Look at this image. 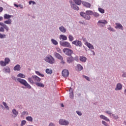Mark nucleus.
<instances>
[{"label": "nucleus", "mask_w": 126, "mask_h": 126, "mask_svg": "<svg viewBox=\"0 0 126 126\" xmlns=\"http://www.w3.org/2000/svg\"><path fill=\"white\" fill-rule=\"evenodd\" d=\"M60 44L61 46H62V47H66L67 48H71V45H70V43L69 42L67 41H63V40H61L60 41Z\"/></svg>", "instance_id": "4"}, {"label": "nucleus", "mask_w": 126, "mask_h": 126, "mask_svg": "<svg viewBox=\"0 0 126 126\" xmlns=\"http://www.w3.org/2000/svg\"><path fill=\"white\" fill-rule=\"evenodd\" d=\"M5 34H2L1 33H0V39H3L4 38H5Z\"/></svg>", "instance_id": "49"}, {"label": "nucleus", "mask_w": 126, "mask_h": 126, "mask_svg": "<svg viewBox=\"0 0 126 126\" xmlns=\"http://www.w3.org/2000/svg\"><path fill=\"white\" fill-rule=\"evenodd\" d=\"M2 104L4 105V106L5 107V109L8 111L9 110V107H8V106H7V105L6 104L5 102L3 101Z\"/></svg>", "instance_id": "35"}, {"label": "nucleus", "mask_w": 126, "mask_h": 126, "mask_svg": "<svg viewBox=\"0 0 126 126\" xmlns=\"http://www.w3.org/2000/svg\"><path fill=\"white\" fill-rule=\"evenodd\" d=\"M2 10H3V8L0 7V12H2Z\"/></svg>", "instance_id": "62"}, {"label": "nucleus", "mask_w": 126, "mask_h": 126, "mask_svg": "<svg viewBox=\"0 0 126 126\" xmlns=\"http://www.w3.org/2000/svg\"><path fill=\"white\" fill-rule=\"evenodd\" d=\"M73 45H75L77 47H79L80 48L82 47V42L80 40H75L72 42Z\"/></svg>", "instance_id": "8"}, {"label": "nucleus", "mask_w": 126, "mask_h": 126, "mask_svg": "<svg viewBox=\"0 0 126 126\" xmlns=\"http://www.w3.org/2000/svg\"><path fill=\"white\" fill-rule=\"evenodd\" d=\"M93 15H94V17H96L98 18L99 17V16H100V14H99V13L94 12L93 13Z\"/></svg>", "instance_id": "38"}, {"label": "nucleus", "mask_w": 126, "mask_h": 126, "mask_svg": "<svg viewBox=\"0 0 126 126\" xmlns=\"http://www.w3.org/2000/svg\"><path fill=\"white\" fill-rule=\"evenodd\" d=\"M98 11H99V12L102 14L105 13V10L102 8H98Z\"/></svg>", "instance_id": "40"}, {"label": "nucleus", "mask_w": 126, "mask_h": 126, "mask_svg": "<svg viewBox=\"0 0 126 126\" xmlns=\"http://www.w3.org/2000/svg\"><path fill=\"white\" fill-rule=\"evenodd\" d=\"M54 56L58 59L59 60H61V61H63V56H61L60 54L55 52L54 53Z\"/></svg>", "instance_id": "14"}, {"label": "nucleus", "mask_w": 126, "mask_h": 126, "mask_svg": "<svg viewBox=\"0 0 126 126\" xmlns=\"http://www.w3.org/2000/svg\"><path fill=\"white\" fill-rule=\"evenodd\" d=\"M0 64L1 66H6L7 64L5 63V62L1 61H0Z\"/></svg>", "instance_id": "39"}, {"label": "nucleus", "mask_w": 126, "mask_h": 126, "mask_svg": "<svg viewBox=\"0 0 126 126\" xmlns=\"http://www.w3.org/2000/svg\"><path fill=\"white\" fill-rule=\"evenodd\" d=\"M78 56H76L74 58V61H76V62H78Z\"/></svg>", "instance_id": "53"}, {"label": "nucleus", "mask_w": 126, "mask_h": 126, "mask_svg": "<svg viewBox=\"0 0 126 126\" xmlns=\"http://www.w3.org/2000/svg\"><path fill=\"white\" fill-rule=\"evenodd\" d=\"M45 62H47V63H51V64H53V63H54L55 59L52 56H51V57H45Z\"/></svg>", "instance_id": "6"}, {"label": "nucleus", "mask_w": 126, "mask_h": 126, "mask_svg": "<svg viewBox=\"0 0 126 126\" xmlns=\"http://www.w3.org/2000/svg\"><path fill=\"white\" fill-rule=\"evenodd\" d=\"M87 60V58L84 56H81L80 57V61L81 62H82V63H85L86 62V61Z\"/></svg>", "instance_id": "24"}, {"label": "nucleus", "mask_w": 126, "mask_h": 126, "mask_svg": "<svg viewBox=\"0 0 126 126\" xmlns=\"http://www.w3.org/2000/svg\"><path fill=\"white\" fill-rule=\"evenodd\" d=\"M86 15H93V11L92 10H87L86 11Z\"/></svg>", "instance_id": "28"}, {"label": "nucleus", "mask_w": 126, "mask_h": 126, "mask_svg": "<svg viewBox=\"0 0 126 126\" xmlns=\"http://www.w3.org/2000/svg\"><path fill=\"white\" fill-rule=\"evenodd\" d=\"M32 76L31 78H28V81L30 82V83H31L32 84H34V81H33V80H32Z\"/></svg>", "instance_id": "41"}, {"label": "nucleus", "mask_w": 126, "mask_h": 126, "mask_svg": "<svg viewBox=\"0 0 126 126\" xmlns=\"http://www.w3.org/2000/svg\"><path fill=\"white\" fill-rule=\"evenodd\" d=\"M14 6H15L16 7H19V6H18V5H17V4L14 3Z\"/></svg>", "instance_id": "64"}, {"label": "nucleus", "mask_w": 126, "mask_h": 126, "mask_svg": "<svg viewBox=\"0 0 126 126\" xmlns=\"http://www.w3.org/2000/svg\"><path fill=\"white\" fill-rule=\"evenodd\" d=\"M63 52L66 56H68L69 57L74 54L73 51L69 48H64L63 49Z\"/></svg>", "instance_id": "2"}, {"label": "nucleus", "mask_w": 126, "mask_h": 126, "mask_svg": "<svg viewBox=\"0 0 126 126\" xmlns=\"http://www.w3.org/2000/svg\"><path fill=\"white\" fill-rule=\"evenodd\" d=\"M2 27H3V29H5L6 31H8V30H9L8 27H7V26L4 24Z\"/></svg>", "instance_id": "44"}, {"label": "nucleus", "mask_w": 126, "mask_h": 126, "mask_svg": "<svg viewBox=\"0 0 126 126\" xmlns=\"http://www.w3.org/2000/svg\"><path fill=\"white\" fill-rule=\"evenodd\" d=\"M11 22H12L11 19H9L8 20L4 21V23H5V24H11Z\"/></svg>", "instance_id": "34"}, {"label": "nucleus", "mask_w": 126, "mask_h": 126, "mask_svg": "<svg viewBox=\"0 0 126 126\" xmlns=\"http://www.w3.org/2000/svg\"><path fill=\"white\" fill-rule=\"evenodd\" d=\"M59 39L60 40H62V41H66V40H67V37L63 34H61L60 35Z\"/></svg>", "instance_id": "16"}, {"label": "nucleus", "mask_w": 126, "mask_h": 126, "mask_svg": "<svg viewBox=\"0 0 126 126\" xmlns=\"http://www.w3.org/2000/svg\"><path fill=\"white\" fill-rule=\"evenodd\" d=\"M86 44L89 49H91V50H94V46H93L92 44H91L90 43H89L88 42H87Z\"/></svg>", "instance_id": "21"}, {"label": "nucleus", "mask_w": 126, "mask_h": 126, "mask_svg": "<svg viewBox=\"0 0 126 126\" xmlns=\"http://www.w3.org/2000/svg\"><path fill=\"white\" fill-rule=\"evenodd\" d=\"M4 62L6 64H8V63H9L10 62V59H9V58H6L4 59Z\"/></svg>", "instance_id": "33"}, {"label": "nucleus", "mask_w": 126, "mask_h": 126, "mask_svg": "<svg viewBox=\"0 0 126 126\" xmlns=\"http://www.w3.org/2000/svg\"><path fill=\"white\" fill-rule=\"evenodd\" d=\"M99 117L100 118V119H102V120H105L107 118V117L103 115H100Z\"/></svg>", "instance_id": "50"}, {"label": "nucleus", "mask_w": 126, "mask_h": 126, "mask_svg": "<svg viewBox=\"0 0 126 126\" xmlns=\"http://www.w3.org/2000/svg\"><path fill=\"white\" fill-rule=\"evenodd\" d=\"M76 113H77V115H78V116H82V113H81V112H80L79 111H77Z\"/></svg>", "instance_id": "52"}, {"label": "nucleus", "mask_w": 126, "mask_h": 126, "mask_svg": "<svg viewBox=\"0 0 126 126\" xmlns=\"http://www.w3.org/2000/svg\"><path fill=\"white\" fill-rule=\"evenodd\" d=\"M17 80L21 84H22V85H24V86H25V87H26V88H28V89H31V88H32V87H31V86L30 85H29V84L28 83V82H27V81H26V80L21 79V78H18L17 79Z\"/></svg>", "instance_id": "1"}, {"label": "nucleus", "mask_w": 126, "mask_h": 126, "mask_svg": "<svg viewBox=\"0 0 126 126\" xmlns=\"http://www.w3.org/2000/svg\"><path fill=\"white\" fill-rule=\"evenodd\" d=\"M12 113L14 115V118L17 117V115H18V112L16 111V109H13L12 110Z\"/></svg>", "instance_id": "26"}, {"label": "nucleus", "mask_w": 126, "mask_h": 126, "mask_svg": "<svg viewBox=\"0 0 126 126\" xmlns=\"http://www.w3.org/2000/svg\"><path fill=\"white\" fill-rule=\"evenodd\" d=\"M123 89V85L121 83H118L115 88L116 91H119V90H122Z\"/></svg>", "instance_id": "13"}, {"label": "nucleus", "mask_w": 126, "mask_h": 126, "mask_svg": "<svg viewBox=\"0 0 126 126\" xmlns=\"http://www.w3.org/2000/svg\"><path fill=\"white\" fill-rule=\"evenodd\" d=\"M69 75V72L68 70L64 69L62 71V76L63 77H67Z\"/></svg>", "instance_id": "9"}, {"label": "nucleus", "mask_w": 126, "mask_h": 126, "mask_svg": "<svg viewBox=\"0 0 126 126\" xmlns=\"http://www.w3.org/2000/svg\"><path fill=\"white\" fill-rule=\"evenodd\" d=\"M82 3L84 6H85L86 7H87L88 8H90L91 7V4H90L88 2L82 1Z\"/></svg>", "instance_id": "11"}, {"label": "nucleus", "mask_w": 126, "mask_h": 126, "mask_svg": "<svg viewBox=\"0 0 126 126\" xmlns=\"http://www.w3.org/2000/svg\"><path fill=\"white\" fill-rule=\"evenodd\" d=\"M104 121H106V122H110V119H109L108 118H105L104 119Z\"/></svg>", "instance_id": "60"}, {"label": "nucleus", "mask_w": 126, "mask_h": 126, "mask_svg": "<svg viewBox=\"0 0 126 126\" xmlns=\"http://www.w3.org/2000/svg\"><path fill=\"white\" fill-rule=\"evenodd\" d=\"M29 3L30 5L32 4H36V2L34 1H32V0H30L29 1Z\"/></svg>", "instance_id": "48"}, {"label": "nucleus", "mask_w": 126, "mask_h": 126, "mask_svg": "<svg viewBox=\"0 0 126 126\" xmlns=\"http://www.w3.org/2000/svg\"><path fill=\"white\" fill-rule=\"evenodd\" d=\"M35 73L37 75H39V76H41V77H44V74H41V73H40V72H39L38 71H35Z\"/></svg>", "instance_id": "42"}, {"label": "nucleus", "mask_w": 126, "mask_h": 126, "mask_svg": "<svg viewBox=\"0 0 126 126\" xmlns=\"http://www.w3.org/2000/svg\"><path fill=\"white\" fill-rule=\"evenodd\" d=\"M108 115H112V112L110 111L107 110L105 112Z\"/></svg>", "instance_id": "56"}, {"label": "nucleus", "mask_w": 126, "mask_h": 126, "mask_svg": "<svg viewBox=\"0 0 126 126\" xmlns=\"http://www.w3.org/2000/svg\"><path fill=\"white\" fill-rule=\"evenodd\" d=\"M69 3H70V4L71 5V6L72 4H74V3L73 2H72V0H69Z\"/></svg>", "instance_id": "61"}, {"label": "nucleus", "mask_w": 126, "mask_h": 126, "mask_svg": "<svg viewBox=\"0 0 126 126\" xmlns=\"http://www.w3.org/2000/svg\"><path fill=\"white\" fill-rule=\"evenodd\" d=\"M71 7L74 10H79V7L77 6L75 3L72 4Z\"/></svg>", "instance_id": "17"}, {"label": "nucleus", "mask_w": 126, "mask_h": 126, "mask_svg": "<svg viewBox=\"0 0 126 126\" xmlns=\"http://www.w3.org/2000/svg\"><path fill=\"white\" fill-rule=\"evenodd\" d=\"M35 84L38 87H45V85L41 82H35Z\"/></svg>", "instance_id": "23"}, {"label": "nucleus", "mask_w": 126, "mask_h": 126, "mask_svg": "<svg viewBox=\"0 0 126 126\" xmlns=\"http://www.w3.org/2000/svg\"><path fill=\"white\" fill-rule=\"evenodd\" d=\"M11 78H12V79H13V80H16L17 78L15 77L14 76H12Z\"/></svg>", "instance_id": "59"}, {"label": "nucleus", "mask_w": 126, "mask_h": 126, "mask_svg": "<svg viewBox=\"0 0 126 126\" xmlns=\"http://www.w3.org/2000/svg\"><path fill=\"white\" fill-rule=\"evenodd\" d=\"M59 30L63 33H65V32H66V29L64 28L63 26L59 27Z\"/></svg>", "instance_id": "19"}, {"label": "nucleus", "mask_w": 126, "mask_h": 126, "mask_svg": "<svg viewBox=\"0 0 126 126\" xmlns=\"http://www.w3.org/2000/svg\"><path fill=\"white\" fill-rule=\"evenodd\" d=\"M51 42L53 45H55L56 46H57V45L58 44V41H57V40H55L54 39H52Z\"/></svg>", "instance_id": "36"}, {"label": "nucleus", "mask_w": 126, "mask_h": 126, "mask_svg": "<svg viewBox=\"0 0 126 126\" xmlns=\"http://www.w3.org/2000/svg\"><path fill=\"white\" fill-rule=\"evenodd\" d=\"M77 67L79 71H81V70L83 69V66H82V65H81L80 64H78Z\"/></svg>", "instance_id": "29"}, {"label": "nucleus", "mask_w": 126, "mask_h": 126, "mask_svg": "<svg viewBox=\"0 0 126 126\" xmlns=\"http://www.w3.org/2000/svg\"><path fill=\"white\" fill-rule=\"evenodd\" d=\"M18 77H21V78H25L26 76L25 75L22 74V73H19L17 75Z\"/></svg>", "instance_id": "37"}, {"label": "nucleus", "mask_w": 126, "mask_h": 126, "mask_svg": "<svg viewBox=\"0 0 126 126\" xmlns=\"http://www.w3.org/2000/svg\"><path fill=\"white\" fill-rule=\"evenodd\" d=\"M3 70L5 71V72L6 73H10V68L8 66H6L3 68Z\"/></svg>", "instance_id": "22"}, {"label": "nucleus", "mask_w": 126, "mask_h": 126, "mask_svg": "<svg viewBox=\"0 0 126 126\" xmlns=\"http://www.w3.org/2000/svg\"><path fill=\"white\" fill-rule=\"evenodd\" d=\"M108 24V21L106 20H100L97 22V25L100 27H104L106 24Z\"/></svg>", "instance_id": "3"}, {"label": "nucleus", "mask_w": 126, "mask_h": 126, "mask_svg": "<svg viewBox=\"0 0 126 126\" xmlns=\"http://www.w3.org/2000/svg\"><path fill=\"white\" fill-rule=\"evenodd\" d=\"M26 124V121L25 120H22L21 121V126H25V125Z\"/></svg>", "instance_id": "45"}, {"label": "nucleus", "mask_w": 126, "mask_h": 126, "mask_svg": "<svg viewBox=\"0 0 126 126\" xmlns=\"http://www.w3.org/2000/svg\"><path fill=\"white\" fill-rule=\"evenodd\" d=\"M73 1H74L75 3L77 4V5H80V4H81V2L82 3V1H81V0H73Z\"/></svg>", "instance_id": "27"}, {"label": "nucleus", "mask_w": 126, "mask_h": 126, "mask_svg": "<svg viewBox=\"0 0 126 126\" xmlns=\"http://www.w3.org/2000/svg\"><path fill=\"white\" fill-rule=\"evenodd\" d=\"M11 17H13V15H8L7 14H5L4 15V18L5 19L9 20V19H10V18H11Z\"/></svg>", "instance_id": "20"}, {"label": "nucleus", "mask_w": 126, "mask_h": 126, "mask_svg": "<svg viewBox=\"0 0 126 126\" xmlns=\"http://www.w3.org/2000/svg\"><path fill=\"white\" fill-rule=\"evenodd\" d=\"M46 72L47 74H52V73H53V70L51 69H46Z\"/></svg>", "instance_id": "31"}, {"label": "nucleus", "mask_w": 126, "mask_h": 126, "mask_svg": "<svg viewBox=\"0 0 126 126\" xmlns=\"http://www.w3.org/2000/svg\"><path fill=\"white\" fill-rule=\"evenodd\" d=\"M80 15H81L82 17H84V18L86 20H90V18H91V16L86 15V13H85L83 12H81L80 13Z\"/></svg>", "instance_id": "7"}, {"label": "nucleus", "mask_w": 126, "mask_h": 126, "mask_svg": "<svg viewBox=\"0 0 126 126\" xmlns=\"http://www.w3.org/2000/svg\"><path fill=\"white\" fill-rule=\"evenodd\" d=\"M21 114V117H24L25 115L26 116H28V115H29V113H28V112L27 111H23Z\"/></svg>", "instance_id": "32"}, {"label": "nucleus", "mask_w": 126, "mask_h": 126, "mask_svg": "<svg viewBox=\"0 0 126 126\" xmlns=\"http://www.w3.org/2000/svg\"><path fill=\"white\" fill-rule=\"evenodd\" d=\"M83 77H84V78H85V79L88 80V81H90V78H89V77H88L85 75H83Z\"/></svg>", "instance_id": "46"}, {"label": "nucleus", "mask_w": 126, "mask_h": 126, "mask_svg": "<svg viewBox=\"0 0 126 126\" xmlns=\"http://www.w3.org/2000/svg\"><path fill=\"white\" fill-rule=\"evenodd\" d=\"M66 61L68 63H73V62H74V58H73V57H72V56H68L66 58Z\"/></svg>", "instance_id": "10"}, {"label": "nucleus", "mask_w": 126, "mask_h": 126, "mask_svg": "<svg viewBox=\"0 0 126 126\" xmlns=\"http://www.w3.org/2000/svg\"><path fill=\"white\" fill-rule=\"evenodd\" d=\"M68 38H69V41H70V42H72V41H73V39H74L73 36L71 35H69Z\"/></svg>", "instance_id": "43"}, {"label": "nucleus", "mask_w": 126, "mask_h": 126, "mask_svg": "<svg viewBox=\"0 0 126 126\" xmlns=\"http://www.w3.org/2000/svg\"><path fill=\"white\" fill-rule=\"evenodd\" d=\"M59 123L61 126H68L69 125V122L64 119H60Z\"/></svg>", "instance_id": "5"}, {"label": "nucleus", "mask_w": 126, "mask_h": 126, "mask_svg": "<svg viewBox=\"0 0 126 126\" xmlns=\"http://www.w3.org/2000/svg\"><path fill=\"white\" fill-rule=\"evenodd\" d=\"M122 72L123 73L122 75L123 77H126V72L124 71Z\"/></svg>", "instance_id": "57"}, {"label": "nucleus", "mask_w": 126, "mask_h": 126, "mask_svg": "<svg viewBox=\"0 0 126 126\" xmlns=\"http://www.w3.org/2000/svg\"><path fill=\"white\" fill-rule=\"evenodd\" d=\"M13 69L14 70H17V71H19V70L21 69V67H20V65L17 64L14 67Z\"/></svg>", "instance_id": "18"}, {"label": "nucleus", "mask_w": 126, "mask_h": 126, "mask_svg": "<svg viewBox=\"0 0 126 126\" xmlns=\"http://www.w3.org/2000/svg\"><path fill=\"white\" fill-rule=\"evenodd\" d=\"M2 20H3V17L0 16V21H2Z\"/></svg>", "instance_id": "63"}, {"label": "nucleus", "mask_w": 126, "mask_h": 126, "mask_svg": "<svg viewBox=\"0 0 126 126\" xmlns=\"http://www.w3.org/2000/svg\"><path fill=\"white\" fill-rule=\"evenodd\" d=\"M69 94H70V98L71 99H73V92L72 91V89L71 88L69 89Z\"/></svg>", "instance_id": "25"}, {"label": "nucleus", "mask_w": 126, "mask_h": 126, "mask_svg": "<svg viewBox=\"0 0 126 126\" xmlns=\"http://www.w3.org/2000/svg\"><path fill=\"white\" fill-rule=\"evenodd\" d=\"M102 125H104V126H109V125H108L107 124V122H106L105 121H102Z\"/></svg>", "instance_id": "51"}, {"label": "nucleus", "mask_w": 126, "mask_h": 126, "mask_svg": "<svg viewBox=\"0 0 126 126\" xmlns=\"http://www.w3.org/2000/svg\"><path fill=\"white\" fill-rule=\"evenodd\" d=\"M26 119L27 121H28V122H33V118L31 116H28L26 117Z\"/></svg>", "instance_id": "30"}, {"label": "nucleus", "mask_w": 126, "mask_h": 126, "mask_svg": "<svg viewBox=\"0 0 126 126\" xmlns=\"http://www.w3.org/2000/svg\"><path fill=\"white\" fill-rule=\"evenodd\" d=\"M0 32H4V29H3V27H1L0 28Z\"/></svg>", "instance_id": "55"}, {"label": "nucleus", "mask_w": 126, "mask_h": 126, "mask_svg": "<svg viewBox=\"0 0 126 126\" xmlns=\"http://www.w3.org/2000/svg\"><path fill=\"white\" fill-rule=\"evenodd\" d=\"M112 117H113V118L115 120H118V119H119V116H118V115H115V114H112Z\"/></svg>", "instance_id": "47"}, {"label": "nucleus", "mask_w": 126, "mask_h": 126, "mask_svg": "<svg viewBox=\"0 0 126 126\" xmlns=\"http://www.w3.org/2000/svg\"><path fill=\"white\" fill-rule=\"evenodd\" d=\"M108 30H110V31H112V32H115V30L113 28L110 27L108 28Z\"/></svg>", "instance_id": "54"}, {"label": "nucleus", "mask_w": 126, "mask_h": 126, "mask_svg": "<svg viewBox=\"0 0 126 126\" xmlns=\"http://www.w3.org/2000/svg\"><path fill=\"white\" fill-rule=\"evenodd\" d=\"M49 126H56V125H55V124L51 123L49 124Z\"/></svg>", "instance_id": "58"}, {"label": "nucleus", "mask_w": 126, "mask_h": 126, "mask_svg": "<svg viewBox=\"0 0 126 126\" xmlns=\"http://www.w3.org/2000/svg\"><path fill=\"white\" fill-rule=\"evenodd\" d=\"M116 29H120L121 30H123L124 29V27H123V25H122V24L119 23H116Z\"/></svg>", "instance_id": "12"}, {"label": "nucleus", "mask_w": 126, "mask_h": 126, "mask_svg": "<svg viewBox=\"0 0 126 126\" xmlns=\"http://www.w3.org/2000/svg\"><path fill=\"white\" fill-rule=\"evenodd\" d=\"M32 78L34 79L35 81H36L37 82H40L41 81V79L40 77H38L37 75H32Z\"/></svg>", "instance_id": "15"}]
</instances>
